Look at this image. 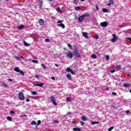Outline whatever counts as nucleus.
Listing matches in <instances>:
<instances>
[{"instance_id": "obj_1", "label": "nucleus", "mask_w": 131, "mask_h": 131, "mask_svg": "<svg viewBox=\"0 0 131 131\" xmlns=\"http://www.w3.org/2000/svg\"><path fill=\"white\" fill-rule=\"evenodd\" d=\"M57 23H60V24H57V25L58 26V27H61L62 29H64L65 28V25L62 23V20H59L57 21Z\"/></svg>"}, {"instance_id": "obj_2", "label": "nucleus", "mask_w": 131, "mask_h": 131, "mask_svg": "<svg viewBox=\"0 0 131 131\" xmlns=\"http://www.w3.org/2000/svg\"><path fill=\"white\" fill-rule=\"evenodd\" d=\"M18 98L20 100H24L25 99V97H24V95L23 94V93L20 92L18 94Z\"/></svg>"}, {"instance_id": "obj_3", "label": "nucleus", "mask_w": 131, "mask_h": 131, "mask_svg": "<svg viewBox=\"0 0 131 131\" xmlns=\"http://www.w3.org/2000/svg\"><path fill=\"white\" fill-rule=\"evenodd\" d=\"M113 38L111 40L112 42H115V41H117V40H118V38H117V36H116V35H115V34H113Z\"/></svg>"}, {"instance_id": "obj_4", "label": "nucleus", "mask_w": 131, "mask_h": 131, "mask_svg": "<svg viewBox=\"0 0 131 131\" xmlns=\"http://www.w3.org/2000/svg\"><path fill=\"white\" fill-rule=\"evenodd\" d=\"M51 101L53 103V104L55 105V106H57V103L56 102V98H55V97L54 96H52L51 97Z\"/></svg>"}, {"instance_id": "obj_5", "label": "nucleus", "mask_w": 131, "mask_h": 131, "mask_svg": "<svg viewBox=\"0 0 131 131\" xmlns=\"http://www.w3.org/2000/svg\"><path fill=\"white\" fill-rule=\"evenodd\" d=\"M100 26H101V27H107L108 24L106 21H103L100 23Z\"/></svg>"}, {"instance_id": "obj_6", "label": "nucleus", "mask_w": 131, "mask_h": 131, "mask_svg": "<svg viewBox=\"0 0 131 131\" xmlns=\"http://www.w3.org/2000/svg\"><path fill=\"white\" fill-rule=\"evenodd\" d=\"M74 54L77 58H80V54H79V53L77 52V50H75L74 52Z\"/></svg>"}, {"instance_id": "obj_7", "label": "nucleus", "mask_w": 131, "mask_h": 131, "mask_svg": "<svg viewBox=\"0 0 131 131\" xmlns=\"http://www.w3.org/2000/svg\"><path fill=\"white\" fill-rule=\"evenodd\" d=\"M83 20H84V17L82 15L78 18V21H79V22H81L83 21Z\"/></svg>"}, {"instance_id": "obj_8", "label": "nucleus", "mask_w": 131, "mask_h": 131, "mask_svg": "<svg viewBox=\"0 0 131 131\" xmlns=\"http://www.w3.org/2000/svg\"><path fill=\"white\" fill-rule=\"evenodd\" d=\"M67 56L69 57L70 59H72V58H73V54H72V53L71 52L68 53Z\"/></svg>"}, {"instance_id": "obj_9", "label": "nucleus", "mask_w": 131, "mask_h": 131, "mask_svg": "<svg viewBox=\"0 0 131 131\" xmlns=\"http://www.w3.org/2000/svg\"><path fill=\"white\" fill-rule=\"evenodd\" d=\"M39 22V24H40V25H43V23H45V21H43V20L42 19H40L38 21Z\"/></svg>"}, {"instance_id": "obj_10", "label": "nucleus", "mask_w": 131, "mask_h": 131, "mask_svg": "<svg viewBox=\"0 0 131 131\" xmlns=\"http://www.w3.org/2000/svg\"><path fill=\"white\" fill-rule=\"evenodd\" d=\"M83 36L85 37V38H89V36H88V33L83 32Z\"/></svg>"}, {"instance_id": "obj_11", "label": "nucleus", "mask_w": 131, "mask_h": 131, "mask_svg": "<svg viewBox=\"0 0 131 131\" xmlns=\"http://www.w3.org/2000/svg\"><path fill=\"white\" fill-rule=\"evenodd\" d=\"M123 85L124 88H128V86H130L131 84H127V83H124V84H123Z\"/></svg>"}, {"instance_id": "obj_12", "label": "nucleus", "mask_w": 131, "mask_h": 131, "mask_svg": "<svg viewBox=\"0 0 131 131\" xmlns=\"http://www.w3.org/2000/svg\"><path fill=\"white\" fill-rule=\"evenodd\" d=\"M121 68L120 66L117 65L115 67L113 68V69H120Z\"/></svg>"}, {"instance_id": "obj_13", "label": "nucleus", "mask_w": 131, "mask_h": 131, "mask_svg": "<svg viewBox=\"0 0 131 131\" xmlns=\"http://www.w3.org/2000/svg\"><path fill=\"white\" fill-rule=\"evenodd\" d=\"M73 130L74 131H80V130H81L80 128H77V127H74V128H73Z\"/></svg>"}, {"instance_id": "obj_14", "label": "nucleus", "mask_w": 131, "mask_h": 131, "mask_svg": "<svg viewBox=\"0 0 131 131\" xmlns=\"http://www.w3.org/2000/svg\"><path fill=\"white\" fill-rule=\"evenodd\" d=\"M81 119H82V120L83 121H85L88 120V118L85 116L82 117Z\"/></svg>"}, {"instance_id": "obj_15", "label": "nucleus", "mask_w": 131, "mask_h": 131, "mask_svg": "<svg viewBox=\"0 0 131 131\" xmlns=\"http://www.w3.org/2000/svg\"><path fill=\"white\" fill-rule=\"evenodd\" d=\"M91 124H92L93 125H95V124H99V122H94V121H92L91 122Z\"/></svg>"}, {"instance_id": "obj_16", "label": "nucleus", "mask_w": 131, "mask_h": 131, "mask_svg": "<svg viewBox=\"0 0 131 131\" xmlns=\"http://www.w3.org/2000/svg\"><path fill=\"white\" fill-rule=\"evenodd\" d=\"M14 70V71H16V72H20V70L19 69V68H15Z\"/></svg>"}, {"instance_id": "obj_17", "label": "nucleus", "mask_w": 131, "mask_h": 131, "mask_svg": "<svg viewBox=\"0 0 131 131\" xmlns=\"http://www.w3.org/2000/svg\"><path fill=\"white\" fill-rule=\"evenodd\" d=\"M66 100H67V101H68V102H71V101L72 100V97H67Z\"/></svg>"}, {"instance_id": "obj_18", "label": "nucleus", "mask_w": 131, "mask_h": 131, "mask_svg": "<svg viewBox=\"0 0 131 131\" xmlns=\"http://www.w3.org/2000/svg\"><path fill=\"white\" fill-rule=\"evenodd\" d=\"M84 18H85V17H90V14L88 13H85L84 14L82 15Z\"/></svg>"}, {"instance_id": "obj_19", "label": "nucleus", "mask_w": 131, "mask_h": 131, "mask_svg": "<svg viewBox=\"0 0 131 131\" xmlns=\"http://www.w3.org/2000/svg\"><path fill=\"white\" fill-rule=\"evenodd\" d=\"M35 85H36V86H40V88H41V86H42V85H43V83L36 84H35Z\"/></svg>"}, {"instance_id": "obj_20", "label": "nucleus", "mask_w": 131, "mask_h": 131, "mask_svg": "<svg viewBox=\"0 0 131 131\" xmlns=\"http://www.w3.org/2000/svg\"><path fill=\"white\" fill-rule=\"evenodd\" d=\"M31 124L32 125H36V122H35V121H32V122L31 123Z\"/></svg>"}, {"instance_id": "obj_21", "label": "nucleus", "mask_w": 131, "mask_h": 131, "mask_svg": "<svg viewBox=\"0 0 131 131\" xmlns=\"http://www.w3.org/2000/svg\"><path fill=\"white\" fill-rule=\"evenodd\" d=\"M39 2V5L40 7L42 6V5H43V2L42 1H38Z\"/></svg>"}, {"instance_id": "obj_22", "label": "nucleus", "mask_w": 131, "mask_h": 131, "mask_svg": "<svg viewBox=\"0 0 131 131\" xmlns=\"http://www.w3.org/2000/svg\"><path fill=\"white\" fill-rule=\"evenodd\" d=\"M102 11L104 13H108V9L104 8L102 9Z\"/></svg>"}, {"instance_id": "obj_23", "label": "nucleus", "mask_w": 131, "mask_h": 131, "mask_svg": "<svg viewBox=\"0 0 131 131\" xmlns=\"http://www.w3.org/2000/svg\"><path fill=\"white\" fill-rule=\"evenodd\" d=\"M18 29H22L23 28H24V25H20L18 26Z\"/></svg>"}, {"instance_id": "obj_24", "label": "nucleus", "mask_w": 131, "mask_h": 131, "mask_svg": "<svg viewBox=\"0 0 131 131\" xmlns=\"http://www.w3.org/2000/svg\"><path fill=\"white\" fill-rule=\"evenodd\" d=\"M24 44L26 47H28V46H29V43H27L25 41H24Z\"/></svg>"}, {"instance_id": "obj_25", "label": "nucleus", "mask_w": 131, "mask_h": 131, "mask_svg": "<svg viewBox=\"0 0 131 131\" xmlns=\"http://www.w3.org/2000/svg\"><path fill=\"white\" fill-rule=\"evenodd\" d=\"M72 70H71L70 69V68H67V69H66V71L67 72H71V71H72Z\"/></svg>"}, {"instance_id": "obj_26", "label": "nucleus", "mask_w": 131, "mask_h": 131, "mask_svg": "<svg viewBox=\"0 0 131 131\" xmlns=\"http://www.w3.org/2000/svg\"><path fill=\"white\" fill-rule=\"evenodd\" d=\"M91 57L93 58V59H97V56H96L95 54H93L91 56Z\"/></svg>"}, {"instance_id": "obj_27", "label": "nucleus", "mask_w": 131, "mask_h": 131, "mask_svg": "<svg viewBox=\"0 0 131 131\" xmlns=\"http://www.w3.org/2000/svg\"><path fill=\"white\" fill-rule=\"evenodd\" d=\"M7 119L8 120H9V121H12V117H11L10 116H8L7 118Z\"/></svg>"}, {"instance_id": "obj_28", "label": "nucleus", "mask_w": 131, "mask_h": 131, "mask_svg": "<svg viewBox=\"0 0 131 131\" xmlns=\"http://www.w3.org/2000/svg\"><path fill=\"white\" fill-rule=\"evenodd\" d=\"M75 10H76V11H79L80 10V7L78 6V7H76L75 8Z\"/></svg>"}, {"instance_id": "obj_29", "label": "nucleus", "mask_w": 131, "mask_h": 131, "mask_svg": "<svg viewBox=\"0 0 131 131\" xmlns=\"http://www.w3.org/2000/svg\"><path fill=\"white\" fill-rule=\"evenodd\" d=\"M68 78H69V79H71V75L68 74L67 75Z\"/></svg>"}, {"instance_id": "obj_30", "label": "nucleus", "mask_w": 131, "mask_h": 131, "mask_svg": "<svg viewBox=\"0 0 131 131\" xmlns=\"http://www.w3.org/2000/svg\"><path fill=\"white\" fill-rule=\"evenodd\" d=\"M32 61L33 63H35L36 64H37V63H38V61L36 60H32Z\"/></svg>"}, {"instance_id": "obj_31", "label": "nucleus", "mask_w": 131, "mask_h": 131, "mask_svg": "<svg viewBox=\"0 0 131 131\" xmlns=\"http://www.w3.org/2000/svg\"><path fill=\"white\" fill-rule=\"evenodd\" d=\"M114 128V127L112 126V127H110V128H108V131H111V130H112V129H113Z\"/></svg>"}, {"instance_id": "obj_32", "label": "nucleus", "mask_w": 131, "mask_h": 131, "mask_svg": "<svg viewBox=\"0 0 131 131\" xmlns=\"http://www.w3.org/2000/svg\"><path fill=\"white\" fill-rule=\"evenodd\" d=\"M56 10L57 11V12H62V10H61V9H60L59 7H58L57 9H56Z\"/></svg>"}, {"instance_id": "obj_33", "label": "nucleus", "mask_w": 131, "mask_h": 131, "mask_svg": "<svg viewBox=\"0 0 131 131\" xmlns=\"http://www.w3.org/2000/svg\"><path fill=\"white\" fill-rule=\"evenodd\" d=\"M19 73H20V74H21V75H23V76H24V72L23 71H20Z\"/></svg>"}, {"instance_id": "obj_34", "label": "nucleus", "mask_w": 131, "mask_h": 131, "mask_svg": "<svg viewBox=\"0 0 131 131\" xmlns=\"http://www.w3.org/2000/svg\"><path fill=\"white\" fill-rule=\"evenodd\" d=\"M78 3V2H77V0H74L73 1V3L75 4V5H77Z\"/></svg>"}, {"instance_id": "obj_35", "label": "nucleus", "mask_w": 131, "mask_h": 131, "mask_svg": "<svg viewBox=\"0 0 131 131\" xmlns=\"http://www.w3.org/2000/svg\"><path fill=\"white\" fill-rule=\"evenodd\" d=\"M41 123V121L40 120H38L37 125H39Z\"/></svg>"}, {"instance_id": "obj_36", "label": "nucleus", "mask_w": 131, "mask_h": 131, "mask_svg": "<svg viewBox=\"0 0 131 131\" xmlns=\"http://www.w3.org/2000/svg\"><path fill=\"white\" fill-rule=\"evenodd\" d=\"M109 3H110V4H111V5H113V4H114L113 1H112V0H110Z\"/></svg>"}, {"instance_id": "obj_37", "label": "nucleus", "mask_w": 131, "mask_h": 131, "mask_svg": "<svg viewBox=\"0 0 131 131\" xmlns=\"http://www.w3.org/2000/svg\"><path fill=\"white\" fill-rule=\"evenodd\" d=\"M105 59H106V61H109V56H108V55L106 56Z\"/></svg>"}, {"instance_id": "obj_38", "label": "nucleus", "mask_w": 131, "mask_h": 131, "mask_svg": "<svg viewBox=\"0 0 131 131\" xmlns=\"http://www.w3.org/2000/svg\"><path fill=\"white\" fill-rule=\"evenodd\" d=\"M31 93H32V95H36V92L35 91L32 92Z\"/></svg>"}, {"instance_id": "obj_39", "label": "nucleus", "mask_w": 131, "mask_h": 131, "mask_svg": "<svg viewBox=\"0 0 131 131\" xmlns=\"http://www.w3.org/2000/svg\"><path fill=\"white\" fill-rule=\"evenodd\" d=\"M20 58H23V57H22V56H20V57H16V59H17V60H19Z\"/></svg>"}, {"instance_id": "obj_40", "label": "nucleus", "mask_w": 131, "mask_h": 131, "mask_svg": "<svg viewBox=\"0 0 131 131\" xmlns=\"http://www.w3.org/2000/svg\"><path fill=\"white\" fill-rule=\"evenodd\" d=\"M115 71H116V69H114L113 70L111 71V73H114V72H115Z\"/></svg>"}, {"instance_id": "obj_41", "label": "nucleus", "mask_w": 131, "mask_h": 131, "mask_svg": "<svg viewBox=\"0 0 131 131\" xmlns=\"http://www.w3.org/2000/svg\"><path fill=\"white\" fill-rule=\"evenodd\" d=\"M41 66H42V68L44 69H46V66L43 64H41Z\"/></svg>"}, {"instance_id": "obj_42", "label": "nucleus", "mask_w": 131, "mask_h": 131, "mask_svg": "<svg viewBox=\"0 0 131 131\" xmlns=\"http://www.w3.org/2000/svg\"><path fill=\"white\" fill-rule=\"evenodd\" d=\"M117 93H115V92H113L112 93V95H113V96H116Z\"/></svg>"}, {"instance_id": "obj_43", "label": "nucleus", "mask_w": 131, "mask_h": 131, "mask_svg": "<svg viewBox=\"0 0 131 131\" xmlns=\"http://www.w3.org/2000/svg\"><path fill=\"white\" fill-rule=\"evenodd\" d=\"M68 46L69 47L70 49H71L72 48V46H71V45L68 43Z\"/></svg>"}, {"instance_id": "obj_44", "label": "nucleus", "mask_w": 131, "mask_h": 131, "mask_svg": "<svg viewBox=\"0 0 131 131\" xmlns=\"http://www.w3.org/2000/svg\"><path fill=\"white\" fill-rule=\"evenodd\" d=\"M10 114L14 115V114H15V112H14V111H10Z\"/></svg>"}, {"instance_id": "obj_45", "label": "nucleus", "mask_w": 131, "mask_h": 131, "mask_svg": "<svg viewBox=\"0 0 131 131\" xmlns=\"http://www.w3.org/2000/svg\"><path fill=\"white\" fill-rule=\"evenodd\" d=\"M45 40H46V42H49V41H50L49 39H46Z\"/></svg>"}, {"instance_id": "obj_46", "label": "nucleus", "mask_w": 131, "mask_h": 131, "mask_svg": "<svg viewBox=\"0 0 131 131\" xmlns=\"http://www.w3.org/2000/svg\"><path fill=\"white\" fill-rule=\"evenodd\" d=\"M80 123H81V125H82V126L84 125V122H83V121H81L80 122Z\"/></svg>"}, {"instance_id": "obj_47", "label": "nucleus", "mask_w": 131, "mask_h": 131, "mask_svg": "<svg viewBox=\"0 0 131 131\" xmlns=\"http://www.w3.org/2000/svg\"><path fill=\"white\" fill-rule=\"evenodd\" d=\"M95 8H96V9L97 10V11H98V10H99V7H98L97 6H96L95 7Z\"/></svg>"}, {"instance_id": "obj_48", "label": "nucleus", "mask_w": 131, "mask_h": 131, "mask_svg": "<svg viewBox=\"0 0 131 131\" xmlns=\"http://www.w3.org/2000/svg\"><path fill=\"white\" fill-rule=\"evenodd\" d=\"M28 117V116L26 115H23V117H25V118H26V117Z\"/></svg>"}, {"instance_id": "obj_49", "label": "nucleus", "mask_w": 131, "mask_h": 131, "mask_svg": "<svg viewBox=\"0 0 131 131\" xmlns=\"http://www.w3.org/2000/svg\"><path fill=\"white\" fill-rule=\"evenodd\" d=\"M54 122H55V123H59V121L55 120V121H54Z\"/></svg>"}, {"instance_id": "obj_50", "label": "nucleus", "mask_w": 131, "mask_h": 131, "mask_svg": "<svg viewBox=\"0 0 131 131\" xmlns=\"http://www.w3.org/2000/svg\"><path fill=\"white\" fill-rule=\"evenodd\" d=\"M8 81H10V82H12V81H13V80H12L11 79H9Z\"/></svg>"}, {"instance_id": "obj_51", "label": "nucleus", "mask_w": 131, "mask_h": 131, "mask_svg": "<svg viewBox=\"0 0 131 131\" xmlns=\"http://www.w3.org/2000/svg\"><path fill=\"white\" fill-rule=\"evenodd\" d=\"M125 113H126V114H128V113H129V111H126Z\"/></svg>"}, {"instance_id": "obj_52", "label": "nucleus", "mask_w": 131, "mask_h": 131, "mask_svg": "<svg viewBox=\"0 0 131 131\" xmlns=\"http://www.w3.org/2000/svg\"><path fill=\"white\" fill-rule=\"evenodd\" d=\"M30 101V99H26V102H29Z\"/></svg>"}, {"instance_id": "obj_53", "label": "nucleus", "mask_w": 131, "mask_h": 131, "mask_svg": "<svg viewBox=\"0 0 131 131\" xmlns=\"http://www.w3.org/2000/svg\"><path fill=\"white\" fill-rule=\"evenodd\" d=\"M51 79H53V80H55V77H52Z\"/></svg>"}, {"instance_id": "obj_54", "label": "nucleus", "mask_w": 131, "mask_h": 131, "mask_svg": "<svg viewBox=\"0 0 131 131\" xmlns=\"http://www.w3.org/2000/svg\"><path fill=\"white\" fill-rule=\"evenodd\" d=\"M35 77H36V78H38L39 77V76H38V75H36V76H35Z\"/></svg>"}, {"instance_id": "obj_55", "label": "nucleus", "mask_w": 131, "mask_h": 131, "mask_svg": "<svg viewBox=\"0 0 131 131\" xmlns=\"http://www.w3.org/2000/svg\"><path fill=\"white\" fill-rule=\"evenodd\" d=\"M71 72L72 74H74V72H73V71H72H72H71Z\"/></svg>"}, {"instance_id": "obj_56", "label": "nucleus", "mask_w": 131, "mask_h": 131, "mask_svg": "<svg viewBox=\"0 0 131 131\" xmlns=\"http://www.w3.org/2000/svg\"><path fill=\"white\" fill-rule=\"evenodd\" d=\"M128 39L129 40V42H131V38H129Z\"/></svg>"}, {"instance_id": "obj_57", "label": "nucleus", "mask_w": 131, "mask_h": 131, "mask_svg": "<svg viewBox=\"0 0 131 131\" xmlns=\"http://www.w3.org/2000/svg\"><path fill=\"white\" fill-rule=\"evenodd\" d=\"M107 6H111V4L110 3H108V4H107Z\"/></svg>"}, {"instance_id": "obj_58", "label": "nucleus", "mask_w": 131, "mask_h": 131, "mask_svg": "<svg viewBox=\"0 0 131 131\" xmlns=\"http://www.w3.org/2000/svg\"><path fill=\"white\" fill-rule=\"evenodd\" d=\"M2 1H5V2H9V0H2Z\"/></svg>"}, {"instance_id": "obj_59", "label": "nucleus", "mask_w": 131, "mask_h": 131, "mask_svg": "<svg viewBox=\"0 0 131 131\" xmlns=\"http://www.w3.org/2000/svg\"><path fill=\"white\" fill-rule=\"evenodd\" d=\"M55 65L56 67H59V66L57 64H55Z\"/></svg>"}, {"instance_id": "obj_60", "label": "nucleus", "mask_w": 131, "mask_h": 131, "mask_svg": "<svg viewBox=\"0 0 131 131\" xmlns=\"http://www.w3.org/2000/svg\"><path fill=\"white\" fill-rule=\"evenodd\" d=\"M98 38H99V37L97 36H96V39H98Z\"/></svg>"}, {"instance_id": "obj_61", "label": "nucleus", "mask_w": 131, "mask_h": 131, "mask_svg": "<svg viewBox=\"0 0 131 131\" xmlns=\"http://www.w3.org/2000/svg\"><path fill=\"white\" fill-rule=\"evenodd\" d=\"M3 85L4 86H7V84H3Z\"/></svg>"}, {"instance_id": "obj_62", "label": "nucleus", "mask_w": 131, "mask_h": 131, "mask_svg": "<svg viewBox=\"0 0 131 131\" xmlns=\"http://www.w3.org/2000/svg\"><path fill=\"white\" fill-rule=\"evenodd\" d=\"M81 2H84L85 0H80Z\"/></svg>"}, {"instance_id": "obj_63", "label": "nucleus", "mask_w": 131, "mask_h": 131, "mask_svg": "<svg viewBox=\"0 0 131 131\" xmlns=\"http://www.w3.org/2000/svg\"><path fill=\"white\" fill-rule=\"evenodd\" d=\"M50 2H53V0H48Z\"/></svg>"}, {"instance_id": "obj_64", "label": "nucleus", "mask_w": 131, "mask_h": 131, "mask_svg": "<svg viewBox=\"0 0 131 131\" xmlns=\"http://www.w3.org/2000/svg\"><path fill=\"white\" fill-rule=\"evenodd\" d=\"M129 93L131 94V89L129 90Z\"/></svg>"}]
</instances>
